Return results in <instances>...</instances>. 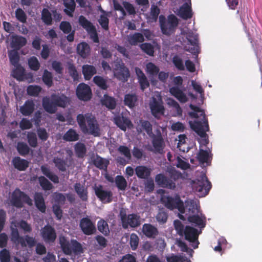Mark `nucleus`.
I'll return each instance as SVG.
<instances>
[{
    "label": "nucleus",
    "mask_w": 262,
    "mask_h": 262,
    "mask_svg": "<svg viewBox=\"0 0 262 262\" xmlns=\"http://www.w3.org/2000/svg\"><path fill=\"white\" fill-rule=\"evenodd\" d=\"M189 107L193 112H189V115L193 118H200L201 120L190 123L191 128L201 137H205L206 135V132L209 130V125L204 111L192 104L189 105Z\"/></svg>",
    "instance_id": "obj_1"
},
{
    "label": "nucleus",
    "mask_w": 262,
    "mask_h": 262,
    "mask_svg": "<svg viewBox=\"0 0 262 262\" xmlns=\"http://www.w3.org/2000/svg\"><path fill=\"white\" fill-rule=\"evenodd\" d=\"M77 121L84 134H88L95 137L100 135L99 124L96 118L92 114H78L77 116Z\"/></svg>",
    "instance_id": "obj_2"
},
{
    "label": "nucleus",
    "mask_w": 262,
    "mask_h": 262,
    "mask_svg": "<svg viewBox=\"0 0 262 262\" xmlns=\"http://www.w3.org/2000/svg\"><path fill=\"white\" fill-rule=\"evenodd\" d=\"M10 203L12 206L17 208H22L24 203L29 206H32L33 204L32 200L30 196L19 188H16L12 192Z\"/></svg>",
    "instance_id": "obj_3"
},
{
    "label": "nucleus",
    "mask_w": 262,
    "mask_h": 262,
    "mask_svg": "<svg viewBox=\"0 0 262 262\" xmlns=\"http://www.w3.org/2000/svg\"><path fill=\"white\" fill-rule=\"evenodd\" d=\"M119 216L121 221L123 229H127L129 227L135 228L139 227L141 224V217L136 213H131L126 215L125 211L121 210Z\"/></svg>",
    "instance_id": "obj_4"
},
{
    "label": "nucleus",
    "mask_w": 262,
    "mask_h": 262,
    "mask_svg": "<svg viewBox=\"0 0 262 262\" xmlns=\"http://www.w3.org/2000/svg\"><path fill=\"white\" fill-rule=\"evenodd\" d=\"M178 25V18L173 14L168 16L167 21L162 15L160 16V28L163 34L166 35L172 34L175 31Z\"/></svg>",
    "instance_id": "obj_5"
},
{
    "label": "nucleus",
    "mask_w": 262,
    "mask_h": 262,
    "mask_svg": "<svg viewBox=\"0 0 262 262\" xmlns=\"http://www.w3.org/2000/svg\"><path fill=\"white\" fill-rule=\"evenodd\" d=\"M161 202L167 209L170 210L177 209L180 212L184 213L185 208L183 202L178 195H176L174 197L162 195L161 198Z\"/></svg>",
    "instance_id": "obj_6"
},
{
    "label": "nucleus",
    "mask_w": 262,
    "mask_h": 262,
    "mask_svg": "<svg viewBox=\"0 0 262 262\" xmlns=\"http://www.w3.org/2000/svg\"><path fill=\"white\" fill-rule=\"evenodd\" d=\"M193 189L199 192L201 196H205L208 194L211 188V184L208 180L205 174H202L195 181H193Z\"/></svg>",
    "instance_id": "obj_7"
},
{
    "label": "nucleus",
    "mask_w": 262,
    "mask_h": 262,
    "mask_svg": "<svg viewBox=\"0 0 262 262\" xmlns=\"http://www.w3.org/2000/svg\"><path fill=\"white\" fill-rule=\"evenodd\" d=\"M78 23L90 34L95 42H99L98 34L95 26L89 21L85 16H79Z\"/></svg>",
    "instance_id": "obj_8"
},
{
    "label": "nucleus",
    "mask_w": 262,
    "mask_h": 262,
    "mask_svg": "<svg viewBox=\"0 0 262 262\" xmlns=\"http://www.w3.org/2000/svg\"><path fill=\"white\" fill-rule=\"evenodd\" d=\"M79 227L83 234L86 235H93L96 232L95 223L88 216L80 220Z\"/></svg>",
    "instance_id": "obj_9"
},
{
    "label": "nucleus",
    "mask_w": 262,
    "mask_h": 262,
    "mask_svg": "<svg viewBox=\"0 0 262 262\" xmlns=\"http://www.w3.org/2000/svg\"><path fill=\"white\" fill-rule=\"evenodd\" d=\"M114 69L116 71L115 73V76L118 79L123 82L128 80L130 76V73L128 69L125 66L124 63L120 61L116 62L115 63Z\"/></svg>",
    "instance_id": "obj_10"
},
{
    "label": "nucleus",
    "mask_w": 262,
    "mask_h": 262,
    "mask_svg": "<svg viewBox=\"0 0 262 262\" xmlns=\"http://www.w3.org/2000/svg\"><path fill=\"white\" fill-rule=\"evenodd\" d=\"M95 195L103 203H110L113 201V193L111 190H104L101 185L94 188Z\"/></svg>",
    "instance_id": "obj_11"
},
{
    "label": "nucleus",
    "mask_w": 262,
    "mask_h": 262,
    "mask_svg": "<svg viewBox=\"0 0 262 262\" xmlns=\"http://www.w3.org/2000/svg\"><path fill=\"white\" fill-rule=\"evenodd\" d=\"M76 92L77 98L82 101H89L91 99L92 96V90L90 86L84 83L79 84L77 87Z\"/></svg>",
    "instance_id": "obj_12"
},
{
    "label": "nucleus",
    "mask_w": 262,
    "mask_h": 262,
    "mask_svg": "<svg viewBox=\"0 0 262 262\" xmlns=\"http://www.w3.org/2000/svg\"><path fill=\"white\" fill-rule=\"evenodd\" d=\"M183 235H185V238L187 241L195 243L194 245H192L194 249L198 247L199 244L198 241L199 233L196 229L189 226H186Z\"/></svg>",
    "instance_id": "obj_13"
},
{
    "label": "nucleus",
    "mask_w": 262,
    "mask_h": 262,
    "mask_svg": "<svg viewBox=\"0 0 262 262\" xmlns=\"http://www.w3.org/2000/svg\"><path fill=\"white\" fill-rule=\"evenodd\" d=\"M41 235L47 243H54L57 237L55 229L49 225H45L41 229Z\"/></svg>",
    "instance_id": "obj_14"
},
{
    "label": "nucleus",
    "mask_w": 262,
    "mask_h": 262,
    "mask_svg": "<svg viewBox=\"0 0 262 262\" xmlns=\"http://www.w3.org/2000/svg\"><path fill=\"white\" fill-rule=\"evenodd\" d=\"M155 182L159 187L164 188L174 189L176 186L175 182L163 173L157 174L155 177Z\"/></svg>",
    "instance_id": "obj_15"
},
{
    "label": "nucleus",
    "mask_w": 262,
    "mask_h": 262,
    "mask_svg": "<svg viewBox=\"0 0 262 262\" xmlns=\"http://www.w3.org/2000/svg\"><path fill=\"white\" fill-rule=\"evenodd\" d=\"M177 15L184 20H187L192 17L193 13L190 0L189 1V3L186 2L180 7Z\"/></svg>",
    "instance_id": "obj_16"
},
{
    "label": "nucleus",
    "mask_w": 262,
    "mask_h": 262,
    "mask_svg": "<svg viewBox=\"0 0 262 262\" xmlns=\"http://www.w3.org/2000/svg\"><path fill=\"white\" fill-rule=\"evenodd\" d=\"M91 162L100 170H106L110 162L108 160L103 158L99 155L93 154L91 157Z\"/></svg>",
    "instance_id": "obj_17"
},
{
    "label": "nucleus",
    "mask_w": 262,
    "mask_h": 262,
    "mask_svg": "<svg viewBox=\"0 0 262 262\" xmlns=\"http://www.w3.org/2000/svg\"><path fill=\"white\" fill-rule=\"evenodd\" d=\"M149 137L152 138V144L154 148L155 152L162 154L164 147V141L160 133L156 135L154 134V136Z\"/></svg>",
    "instance_id": "obj_18"
},
{
    "label": "nucleus",
    "mask_w": 262,
    "mask_h": 262,
    "mask_svg": "<svg viewBox=\"0 0 262 262\" xmlns=\"http://www.w3.org/2000/svg\"><path fill=\"white\" fill-rule=\"evenodd\" d=\"M114 122L121 130L125 131L127 128H131L133 126L131 121L127 117L122 115L114 118Z\"/></svg>",
    "instance_id": "obj_19"
},
{
    "label": "nucleus",
    "mask_w": 262,
    "mask_h": 262,
    "mask_svg": "<svg viewBox=\"0 0 262 262\" xmlns=\"http://www.w3.org/2000/svg\"><path fill=\"white\" fill-rule=\"evenodd\" d=\"M150 108L152 115L156 118H158L159 115L164 114V107L162 102L157 101L155 98H153L150 103Z\"/></svg>",
    "instance_id": "obj_20"
},
{
    "label": "nucleus",
    "mask_w": 262,
    "mask_h": 262,
    "mask_svg": "<svg viewBox=\"0 0 262 262\" xmlns=\"http://www.w3.org/2000/svg\"><path fill=\"white\" fill-rule=\"evenodd\" d=\"M142 231L145 236L150 238H155L159 234L158 229L149 223H145L143 225Z\"/></svg>",
    "instance_id": "obj_21"
},
{
    "label": "nucleus",
    "mask_w": 262,
    "mask_h": 262,
    "mask_svg": "<svg viewBox=\"0 0 262 262\" xmlns=\"http://www.w3.org/2000/svg\"><path fill=\"white\" fill-rule=\"evenodd\" d=\"M159 68L152 62H149L146 65V72L149 75L151 83L152 85H156L157 81L155 79L154 77L158 75L159 72Z\"/></svg>",
    "instance_id": "obj_22"
},
{
    "label": "nucleus",
    "mask_w": 262,
    "mask_h": 262,
    "mask_svg": "<svg viewBox=\"0 0 262 262\" xmlns=\"http://www.w3.org/2000/svg\"><path fill=\"white\" fill-rule=\"evenodd\" d=\"M42 106L44 110L50 114L55 113L57 110L52 95L50 97H44L42 99Z\"/></svg>",
    "instance_id": "obj_23"
},
{
    "label": "nucleus",
    "mask_w": 262,
    "mask_h": 262,
    "mask_svg": "<svg viewBox=\"0 0 262 262\" xmlns=\"http://www.w3.org/2000/svg\"><path fill=\"white\" fill-rule=\"evenodd\" d=\"M152 169L146 166L139 165L135 168L137 177L141 179H147L151 175Z\"/></svg>",
    "instance_id": "obj_24"
},
{
    "label": "nucleus",
    "mask_w": 262,
    "mask_h": 262,
    "mask_svg": "<svg viewBox=\"0 0 262 262\" xmlns=\"http://www.w3.org/2000/svg\"><path fill=\"white\" fill-rule=\"evenodd\" d=\"M11 241L14 244H20L21 247H26L27 244L24 237L19 235V232L17 228L11 227L10 234Z\"/></svg>",
    "instance_id": "obj_25"
},
{
    "label": "nucleus",
    "mask_w": 262,
    "mask_h": 262,
    "mask_svg": "<svg viewBox=\"0 0 262 262\" xmlns=\"http://www.w3.org/2000/svg\"><path fill=\"white\" fill-rule=\"evenodd\" d=\"M27 39L25 37L20 35H13L11 41V47L14 50L18 51L27 43Z\"/></svg>",
    "instance_id": "obj_26"
},
{
    "label": "nucleus",
    "mask_w": 262,
    "mask_h": 262,
    "mask_svg": "<svg viewBox=\"0 0 262 262\" xmlns=\"http://www.w3.org/2000/svg\"><path fill=\"white\" fill-rule=\"evenodd\" d=\"M212 156L210 151L200 149L197 154L196 158L200 164L206 163L209 165L212 158Z\"/></svg>",
    "instance_id": "obj_27"
},
{
    "label": "nucleus",
    "mask_w": 262,
    "mask_h": 262,
    "mask_svg": "<svg viewBox=\"0 0 262 262\" xmlns=\"http://www.w3.org/2000/svg\"><path fill=\"white\" fill-rule=\"evenodd\" d=\"M35 106V103L32 100H28L25 101L23 106H20V112L23 116H29L34 111Z\"/></svg>",
    "instance_id": "obj_28"
},
{
    "label": "nucleus",
    "mask_w": 262,
    "mask_h": 262,
    "mask_svg": "<svg viewBox=\"0 0 262 262\" xmlns=\"http://www.w3.org/2000/svg\"><path fill=\"white\" fill-rule=\"evenodd\" d=\"M135 71L141 89L143 91L145 89L149 87V83L144 73L139 68H136Z\"/></svg>",
    "instance_id": "obj_29"
},
{
    "label": "nucleus",
    "mask_w": 262,
    "mask_h": 262,
    "mask_svg": "<svg viewBox=\"0 0 262 262\" xmlns=\"http://www.w3.org/2000/svg\"><path fill=\"white\" fill-rule=\"evenodd\" d=\"M12 163L14 168L19 171H25L29 166V162L19 157H15Z\"/></svg>",
    "instance_id": "obj_30"
},
{
    "label": "nucleus",
    "mask_w": 262,
    "mask_h": 262,
    "mask_svg": "<svg viewBox=\"0 0 262 262\" xmlns=\"http://www.w3.org/2000/svg\"><path fill=\"white\" fill-rule=\"evenodd\" d=\"M74 189L79 198L82 201H87L88 200V188L81 185L80 183H76L74 185Z\"/></svg>",
    "instance_id": "obj_31"
},
{
    "label": "nucleus",
    "mask_w": 262,
    "mask_h": 262,
    "mask_svg": "<svg viewBox=\"0 0 262 262\" xmlns=\"http://www.w3.org/2000/svg\"><path fill=\"white\" fill-rule=\"evenodd\" d=\"M52 96L57 107H65L69 102L68 98L64 94H52Z\"/></svg>",
    "instance_id": "obj_32"
},
{
    "label": "nucleus",
    "mask_w": 262,
    "mask_h": 262,
    "mask_svg": "<svg viewBox=\"0 0 262 262\" xmlns=\"http://www.w3.org/2000/svg\"><path fill=\"white\" fill-rule=\"evenodd\" d=\"M169 92L180 102L185 103L188 99L184 92L178 86H172L169 89Z\"/></svg>",
    "instance_id": "obj_33"
},
{
    "label": "nucleus",
    "mask_w": 262,
    "mask_h": 262,
    "mask_svg": "<svg viewBox=\"0 0 262 262\" xmlns=\"http://www.w3.org/2000/svg\"><path fill=\"white\" fill-rule=\"evenodd\" d=\"M82 72L84 79L89 80L97 73V70L94 66L84 64L82 67Z\"/></svg>",
    "instance_id": "obj_34"
},
{
    "label": "nucleus",
    "mask_w": 262,
    "mask_h": 262,
    "mask_svg": "<svg viewBox=\"0 0 262 262\" xmlns=\"http://www.w3.org/2000/svg\"><path fill=\"white\" fill-rule=\"evenodd\" d=\"M77 53L82 58H86L90 53V47L88 43L82 42L79 43L76 48Z\"/></svg>",
    "instance_id": "obj_35"
},
{
    "label": "nucleus",
    "mask_w": 262,
    "mask_h": 262,
    "mask_svg": "<svg viewBox=\"0 0 262 262\" xmlns=\"http://www.w3.org/2000/svg\"><path fill=\"white\" fill-rule=\"evenodd\" d=\"M34 202L36 208L42 213H45L46 206L41 193L36 192L34 194Z\"/></svg>",
    "instance_id": "obj_36"
},
{
    "label": "nucleus",
    "mask_w": 262,
    "mask_h": 262,
    "mask_svg": "<svg viewBox=\"0 0 262 262\" xmlns=\"http://www.w3.org/2000/svg\"><path fill=\"white\" fill-rule=\"evenodd\" d=\"M15 68L12 71L13 77L18 81H24L27 79L25 74V69L20 64L14 66Z\"/></svg>",
    "instance_id": "obj_37"
},
{
    "label": "nucleus",
    "mask_w": 262,
    "mask_h": 262,
    "mask_svg": "<svg viewBox=\"0 0 262 262\" xmlns=\"http://www.w3.org/2000/svg\"><path fill=\"white\" fill-rule=\"evenodd\" d=\"M141 126H138L137 129L139 133H141L143 130L146 132L149 137L154 136L152 132V126L151 123L147 120H140Z\"/></svg>",
    "instance_id": "obj_38"
},
{
    "label": "nucleus",
    "mask_w": 262,
    "mask_h": 262,
    "mask_svg": "<svg viewBox=\"0 0 262 262\" xmlns=\"http://www.w3.org/2000/svg\"><path fill=\"white\" fill-rule=\"evenodd\" d=\"M188 221L196 226L203 228L206 226V217H200L199 215H192L188 216Z\"/></svg>",
    "instance_id": "obj_39"
},
{
    "label": "nucleus",
    "mask_w": 262,
    "mask_h": 262,
    "mask_svg": "<svg viewBox=\"0 0 262 262\" xmlns=\"http://www.w3.org/2000/svg\"><path fill=\"white\" fill-rule=\"evenodd\" d=\"M124 103L129 108H133L138 104V97L135 94H127L124 96Z\"/></svg>",
    "instance_id": "obj_40"
},
{
    "label": "nucleus",
    "mask_w": 262,
    "mask_h": 262,
    "mask_svg": "<svg viewBox=\"0 0 262 262\" xmlns=\"http://www.w3.org/2000/svg\"><path fill=\"white\" fill-rule=\"evenodd\" d=\"M63 5L65 7L64 12L69 16L72 17L75 10L76 3L74 0H64Z\"/></svg>",
    "instance_id": "obj_41"
},
{
    "label": "nucleus",
    "mask_w": 262,
    "mask_h": 262,
    "mask_svg": "<svg viewBox=\"0 0 262 262\" xmlns=\"http://www.w3.org/2000/svg\"><path fill=\"white\" fill-rule=\"evenodd\" d=\"M59 244L63 252L67 255H71L72 253L71 242L67 240L64 236L59 237Z\"/></svg>",
    "instance_id": "obj_42"
},
{
    "label": "nucleus",
    "mask_w": 262,
    "mask_h": 262,
    "mask_svg": "<svg viewBox=\"0 0 262 262\" xmlns=\"http://www.w3.org/2000/svg\"><path fill=\"white\" fill-rule=\"evenodd\" d=\"M101 103L109 109L113 110L116 107V101L114 97L105 94L101 99Z\"/></svg>",
    "instance_id": "obj_43"
},
{
    "label": "nucleus",
    "mask_w": 262,
    "mask_h": 262,
    "mask_svg": "<svg viewBox=\"0 0 262 262\" xmlns=\"http://www.w3.org/2000/svg\"><path fill=\"white\" fill-rule=\"evenodd\" d=\"M40 168L42 173L47 178H48L51 181L55 184L59 183L58 177L56 174L51 172L48 167L42 165L41 166Z\"/></svg>",
    "instance_id": "obj_44"
},
{
    "label": "nucleus",
    "mask_w": 262,
    "mask_h": 262,
    "mask_svg": "<svg viewBox=\"0 0 262 262\" xmlns=\"http://www.w3.org/2000/svg\"><path fill=\"white\" fill-rule=\"evenodd\" d=\"M79 139V136L75 130L69 129L63 135V139L66 141H76Z\"/></svg>",
    "instance_id": "obj_45"
},
{
    "label": "nucleus",
    "mask_w": 262,
    "mask_h": 262,
    "mask_svg": "<svg viewBox=\"0 0 262 262\" xmlns=\"http://www.w3.org/2000/svg\"><path fill=\"white\" fill-rule=\"evenodd\" d=\"M74 150L76 157L78 158H83L86 155V146L83 143L77 142L74 146Z\"/></svg>",
    "instance_id": "obj_46"
},
{
    "label": "nucleus",
    "mask_w": 262,
    "mask_h": 262,
    "mask_svg": "<svg viewBox=\"0 0 262 262\" xmlns=\"http://www.w3.org/2000/svg\"><path fill=\"white\" fill-rule=\"evenodd\" d=\"M115 182L116 186L119 190H125L127 186V183L123 176L117 175L115 177Z\"/></svg>",
    "instance_id": "obj_47"
},
{
    "label": "nucleus",
    "mask_w": 262,
    "mask_h": 262,
    "mask_svg": "<svg viewBox=\"0 0 262 262\" xmlns=\"http://www.w3.org/2000/svg\"><path fill=\"white\" fill-rule=\"evenodd\" d=\"M144 41V36L140 33H135L128 38V42L132 46H136L138 43L143 42Z\"/></svg>",
    "instance_id": "obj_48"
},
{
    "label": "nucleus",
    "mask_w": 262,
    "mask_h": 262,
    "mask_svg": "<svg viewBox=\"0 0 262 262\" xmlns=\"http://www.w3.org/2000/svg\"><path fill=\"white\" fill-rule=\"evenodd\" d=\"M8 57L10 62L13 66L19 65L20 57L16 50H10L8 52Z\"/></svg>",
    "instance_id": "obj_49"
},
{
    "label": "nucleus",
    "mask_w": 262,
    "mask_h": 262,
    "mask_svg": "<svg viewBox=\"0 0 262 262\" xmlns=\"http://www.w3.org/2000/svg\"><path fill=\"white\" fill-rule=\"evenodd\" d=\"M41 19L47 26H50L52 24V14L47 8H43L41 11Z\"/></svg>",
    "instance_id": "obj_50"
},
{
    "label": "nucleus",
    "mask_w": 262,
    "mask_h": 262,
    "mask_svg": "<svg viewBox=\"0 0 262 262\" xmlns=\"http://www.w3.org/2000/svg\"><path fill=\"white\" fill-rule=\"evenodd\" d=\"M93 82L101 90H106L108 88L107 83V80L102 76H95L93 78Z\"/></svg>",
    "instance_id": "obj_51"
},
{
    "label": "nucleus",
    "mask_w": 262,
    "mask_h": 262,
    "mask_svg": "<svg viewBox=\"0 0 262 262\" xmlns=\"http://www.w3.org/2000/svg\"><path fill=\"white\" fill-rule=\"evenodd\" d=\"M16 149L19 154L22 156H26L28 155L31 150L28 145L23 142L17 143Z\"/></svg>",
    "instance_id": "obj_52"
},
{
    "label": "nucleus",
    "mask_w": 262,
    "mask_h": 262,
    "mask_svg": "<svg viewBox=\"0 0 262 262\" xmlns=\"http://www.w3.org/2000/svg\"><path fill=\"white\" fill-rule=\"evenodd\" d=\"M53 161L55 166L61 171H66L67 169V161L58 157H55Z\"/></svg>",
    "instance_id": "obj_53"
},
{
    "label": "nucleus",
    "mask_w": 262,
    "mask_h": 262,
    "mask_svg": "<svg viewBox=\"0 0 262 262\" xmlns=\"http://www.w3.org/2000/svg\"><path fill=\"white\" fill-rule=\"evenodd\" d=\"M28 65L32 71H37L40 67V62L35 56H31L28 59Z\"/></svg>",
    "instance_id": "obj_54"
},
{
    "label": "nucleus",
    "mask_w": 262,
    "mask_h": 262,
    "mask_svg": "<svg viewBox=\"0 0 262 262\" xmlns=\"http://www.w3.org/2000/svg\"><path fill=\"white\" fill-rule=\"evenodd\" d=\"M98 230L104 235L107 236L110 234V230L107 223L104 220H100L97 223Z\"/></svg>",
    "instance_id": "obj_55"
},
{
    "label": "nucleus",
    "mask_w": 262,
    "mask_h": 262,
    "mask_svg": "<svg viewBox=\"0 0 262 262\" xmlns=\"http://www.w3.org/2000/svg\"><path fill=\"white\" fill-rule=\"evenodd\" d=\"M71 249L72 252L75 254H81L83 252L82 245L77 240L72 239L71 240Z\"/></svg>",
    "instance_id": "obj_56"
},
{
    "label": "nucleus",
    "mask_w": 262,
    "mask_h": 262,
    "mask_svg": "<svg viewBox=\"0 0 262 262\" xmlns=\"http://www.w3.org/2000/svg\"><path fill=\"white\" fill-rule=\"evenodd\" d=\"M98 21L101 28L105 31L109 30V19L108 18V14H101Z\"/></svg>",
    "instance_id": "obj_57"
},
{
    "label": "nucleus",
    "mask_w": 262,
    "mask_h": 262,
    "mask_svg": "<svg viewBox=\"0 0 262 262\" xmlns=\"http://www.w3.org/2000/svg\"><path fill=\"white\" fill-rule=\"evenodd\" d=\"M39 184L43 190H50L53 188V185L45 177L40 176L38 178Z\"/></svg>",
    "instance_id": "obj_58"
},
{
    "label": "nucleus",
    "mask_w": 262,
    "mask_h": 262,
    "mask_svg": "<svg viewBox=\"0 0 262 262\" xmlns=\"http://www.w3.org/2000/svg\"><path fill=\"white\" fill-rule=\"evenodd\" d=\"M27 139L29 145L31 147L35 148L37 146V138L35 133L29 132L27 135Z\"/></svg>",
    "instance_id": "obj_59"
},
{
    "label": "nucleus",
    "mask_w": 262,
    "mask_h": 262,
    "mask_svg": "<svg viewBox=\"0 0 262 262\" xmlns=\"http://www.w3.org/2000/svg\"><path fill=\"white\" fill-rule=\"evenodd\" d=\"M41 91V88L39 85H30L27 89V94L31 96H38Z\"/></svg>",
    "instance_id": "obj_60"
},
{
    "label": "nucleus",
    "mask_w": 262,
    "mask_h": 262,
    "mask_svg": "<svg viewBox=\"0 0 262 262\" xmlns=\"http://www.w3.org/2000/svg\"><path fill=\"white\" fill-rule=\"evenodd\" d=\"M68 73L74 81H78L79 77L77 70L74 64L68 63Z\"/></svg>",
    "instance_id": "obj_61"
},
{
    "label": "nucleus",
    "mask_w": 262,
    "mask_h": 262,
    "mask_svg": "<svg viewBox=\"0 0 262 262\" xmlns=\"http://www.w3.org/2000/svg\"><path fill=\"white\" fill-rule=\"evenodd\" d=\"M15 17L16 19L22 23H26L27 22V16L24 11L18 8L15 10Z\"/></svg>",
    "instance_id": "obj_62"
},
{
    "label": "nucleus",
    "mask_w": 262,
    "mask_h": 262,
    "mask_svg": "<svg viewBox=\"0 0 262 262\" xmlns=\"http://www.w3.org/2000/svg\"><path fill=\"white\" fill-rule=\"evenodd\" d=\"M118 151L122 155H123L127 160H130L132 158L131 152L128 147L124 145H120L118 149Z\"/></svg>",
    "instance_id": "obj_63"
},
{
    "label": "nucleus",
    "mask_w": 262,
    "mask_h": 262,
    "mask_svg": "<svg viewBox=\"0 0 262 262\" xmlns=\"http://www.w3.org/2000/svg\"><path fill=\"white\" fill-rule=\"evenodd\" d=\"M142 50L149 56H153L154 54V49L150 43H143L140 46Z\"/></svg>",
    "instance_id": "obj_64"
}]
</instances>
